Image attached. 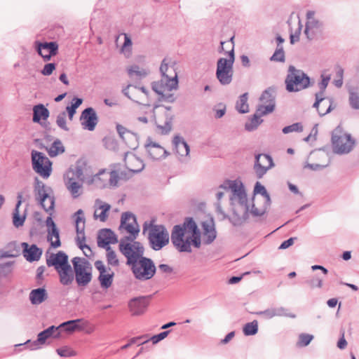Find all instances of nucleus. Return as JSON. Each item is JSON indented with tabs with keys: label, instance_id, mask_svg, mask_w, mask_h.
Wrapping results in <instances>:
<instances>
[{
	"label": "nucleus",
	"instance_id": "nucleus-1",
	"mask_svg": "<svg viewBox=\"0 0 359 359\" xmlns=\"http://www.w3.org/2000/svg\"><path fill=\"white\" fill-rule=\"evenodd\" d=\"M222 191H231L230 197L232 205V215L229 218L231 223L235 226L243 225L248 219L249 204L247 194L243 184L236 181H226L219 187Z\"/></svg>",
	"mask_w": 359,
	"mask_h": 359
},
{
	"label": "nucleus",
	"instance_id": "nucleus-2",
	"mask_svg": "<svg viewBox=\"0 0 359 359\" xmlns=\"http://www.w3.org/2000/svg\"><path fill=\"white\" fill-rule=\"evenodd\" d=\"M170 238L180 252H190L191 243L197 248L201 245L200 231L191 217L187 218L182 225L174 226Z\"/></svg>",
	"mask_w": 359,
	"mask_h": 359
},
{
	"label": "nucleus",
	"instance_id": "nucleus-3",
	"mask_svg": "<svg viewBox=\"0 0 359 359\" xmlns=\"http://www.w3.org/2000/svg\"><path fill=\"white\" fill-rule=\"evenodd\" d=\"M161 79L151 83L152 90L165 101L172 102L175 97L170 92L178 88V79L174 65H170L168 59L165 58L160 67Z\"/></svg>",
	"mask_w": 359,
	"mask_h": 359
},
{
	"label": "nucleus",
	"instance_id": "nucleus-4",
	"mask_svg": "<svg viewBox=\"0 0 359 359\" xmlns=\"http://www.w3.org/2000/svg\"><path fill=\"white\" fill-rule=\"evenodd\" d=\"M48 267L54 266L57 271L60 283L63 285H69L74 281V276L71 265L68 262V256L62 251L51 254L46 259Z\"/></svg>",
	"mask_w": 359,
	"mask_h": 359
},
{
	"label": "nucleus",
	"instance_id": "nucleus-5",
	"mask_svg": "<svg viewBox=\"0 0 359 359\" xmlns=\"http://www.w3.org/2000/svg\"><path fill=\"white\" fill-rule=\"evenodd\" d=\"M320 78L321 81L318 83L320 90L315 95L316 102L313 107L317 109L319 115L322 116L330 113L335 106L333 105L334 102L332 98L324 97L325 89L331 79L330 74L323 72Z\"/></svg>",
	"mask_w": 359,
	"mask_h": 359
},
{
	"label": "nucleus",
	"instance_id": "nucleus-6",
	"mask_svg": "<svg viewBox=\"0 0 359 359\" xmlns=\"http://www.w3.org/2000/svg\"><path fill=\"white\" fill-rule=\"evenodd\" d=\"M231 49L227 51L228 58L221 57L217 62L216 76L222 85H228L233 79V65L235 60L234 49L233 46V38L229 43Z\"/></svg>",
	"mask_w": 359,
	"mask_h": 359
},
{
	"label": "nucleus",
	"instance_id": "nucleus-7",
	"mask_svg": "<svg viewBox=\"0 0 359 359\" xmlns=\"http://www.w3.org/2000/svg\"><path fill=\"white\" fill-rule=\"evenodd\" d=\"M333 151L337 154H346L351 152L355 144L351 134L346 133L338 126L332 134Z\"/></svg>",
	"mask_w": 359,
	"mask_h": 359
},
{
	"label": "nucleus",
	"instance_id": "nucleus-8",
	"mask_svg": "<svg viewBox=\"0 0 359 359\" xmlns=\"http://www.w3.org/2000/svg\"><path fill=\"white\" fill-rule=\"evenodd\" d=\"M286 90L288 92H298L311 86L310 78L302 70L290 66L285 81Z\"/></svg>",
	"mask_w": 359,
	"mask_h": 359
},
{
	"label": "nucleus",
	"instance_id": "nucleus-9",
	"mask_svg": "<svg viewBox=\"0 0 359 359\" xmlns=\"http://www.w3.org/2000/svg\"><path fill=\"white\" fill-rule=\"evenodd\" d=\"M135 240L131 237H123L119 241V250L126 257L128 266L144 256L143 245Z\"/></svg>",
	"mask_w": 359,
	"mask_h": 359
},
{
	"label": "nucleus",
	"instance_id": "nucleus-10",
	"mask_svg": "<svg viewBox=\"0 0 359 359\" xmlns=\"http://www.w3.org/2000/svg\"><path fill=\"white\" fill-rule=\"evenodd\" d=\"M135 278L144 281L151 279L156 273V268L152 259L142 256L130 265Z\"/></svg>",
	"mask_w": 359,
	"mask_h": 359
},
{
	"label": "nucleus",
	"instance_id": "nucleus-11",
	"mask_svg": "<svg viewBox=\"0 0 359 359\" xmlns=\"http://www.w3.org/2000/svg\"><path fill=\"white\" fill-rule=\"evenodd\" d=\"M169 233L163 225L151 224L148 231V240L151 249L158 251L169 243Z\"/></svg>",
	"mask_w": 359,
	"mask_h": 359
},
{
	"label": "nucleus",
	"instance_id": "nucleus-12",
	"mask_svg": "<svg viewBox=\"0 0 359 359\" xmlns=\"http://www.w3.org/2000/svg\"><path fill=\"white\" fill-rule=\"evenodd\" d=\"M48 191H51V189L46 187L43 182L38 177H35L34 187L35 199L47 212L53 210L55 206V197L50 196Z\"/></svg>",
	"mask_w": 359,
	"mask_h": 359
},
{
	"label": "nucleus",
	"instance_id": "nucleus-13",
	"mask_svg": "<svg viewBox=\"0 0 359 359\" xmlns=\"http://www.w3.org/2000/svg\"><path fill=\"white\" fill-rule=\"evenodd\" d=\"M76 282L79 286L87 285L92 279L90 262L85 258L75 257L72 260Z\"/></svg>",
	"mask_w": 359,
	"mask_h": 359
},
{
	"label": "nucleus",
	"instance_id": "nucleus-14",
	"mask_svg": "<svg viewBox=\"0 0 359 359\" xmlns=\"http://www.w3.org/2000/svg\"><path fill=\"white\" fill-rule=\"evenodd\" d=\"M171 107L155 106L153 109V117L157 127L161 133L167 134L172 129L173 114L171 113Z\"/></svg>",
	"mask_w": 359,
	"mask_h": 359
},
{
	"label": "nucleus",
	"instance_id": "nucleus-15",
	"mask_svg": "<svg viewBox=\"0 0 359 359\" xmlns=\"http://www.w3.org/2000/svg\"><path fill=\"white\" fill-rule=\"evenodd\" d=\"M32 164L33 170L43 178H48L52 172V162L42 152L32 150Z\"/></svg>",
	"mask_w": 359,
	"mask_h": 359
},
{
	"label": "nucleus",
	"instance_id": "nucleus-16",
	"mask_svg": "<svg viewBox=\"0 0 359 359\" xmlns=\"http://www.w3.org/2000/svg\"><path fill=\"white\" fill-rule=\"evenodd\" d=\"M123 95L132 101L145 106L151 105L149 93L144 87L129 84L122 90Z\"/></svg>",
	"mask_w": 359,
	"mask_h": 359
},
{
	"label": "nucleus",
	"instance_id": "nucleus-17",
	"mask_svg": "<svg viewBox=\"0 0 359 359\" xmlns=\"http://www.w3.org/2000/svg\"><path fill=\"white\" fill-rule=\"evenodd\" d=\"M323 30V24L318 19L315 18L313 11L306 13V23L304 29V34L309 40H313L320 36Z\"/></svg>",
	"mask_w": 359,
	"mask_h": 359
},
{
	"label": "nucleus",
	"instance_id": "nucleus-18",
	"mask_svg": "<svg viewBox=\"0 0 359 359\" xmlns=\"http://www.w3.org/2000/svg\"><path fill=\"white\" fill-rule=\"evenodd\" d=\"M118 230L121 233L126 231L129 233V236H126L125 237L136 238L140 232V229L136 218L133 213L126 212L122 214Z\"/></svg>",
	"mask_w": 359,
	"mask_h": 359
},
{
	"label": "nucleus",
	"instance_id": "nucleus-19",
	"mask_svg": "<svg viewBox=\"0 0 359 359\" xmlns=\"http://www.w3.org/2000/svg\"><path fill=\"white\" fill-rule=\"evenodd\" d=\"M249 204L248 216L251 215L252 217H260L264 215L271 205L270 197H258L253 196L252 202L248 200Z\"/></svg>",
	"mask_w": 359,
	"mask_h": 359
},
{
	"label": "nucleus",
	"instance_id": "nucleus-20",
	"mask_svg": "<svg viewBox=\"0 0 359 359\" xmlns=\"http://www.w3.org/2000/svg\"><path fill=\"white\" fill-rule=\"evenodd\" d=\"M260 104L257 106L258 113L268 114L273 111L275 109V90L273 88H268L262 94Z\"/></svg>",
	"mask_w": 359,
	"mask_h": 359
},
{
	"label": "nucleus",
	"instance_id": "nucleus-21",
	"mask_svg": "<svg viewBox=\"0 0 359 359\" xmlns=\"http://www.w3.org/2000/svg\"><path fill=\"white\" fill-rule=\"evenodd\" d=\"M97 239V246L107 251L108 264H112V249L110 247V244L112 243V229H100L98 231Z\"/></svg>",
	"mask_w": 359,
	"mask_h": 359
},
{
	"label": "nucleus",
	"instance_id": "nucleus-22",
	"mask_svg": "<svg viewBox=\"0 0 359 359\" xmlns=\"http://www.w3.org/2000/svg\"><path fill=\"white\" fill-rule=\"evenodd\" d=\"M255 159L254 170L257 178L260 179L273 167L274 164L272 158L268 154H258L255 156Z\"/></svg>",
	"mask_w": 359,
	"mask_h": 359
},
{
	"label": "nucleus",
	"instance_id": "nucleus-23",
	"mask_svg": "<svg viewBox=\"0 0 359 359\" xmlns=\"http://www.w3.org/2000/svg\"><path fill=\"white\" fill-rule=\"evenodd\" d=\"M150 296H140L132 298L128 303L129 311L132 316L142 315L149 306Z\"/></svg>",
	"mask_w": 359,
	"mask_h": 359
},
{
	"label": "nucleus",
	"instance_id": "nucleus-24",
	"mask_svg": "<svg viewBox=\"0 0 359 359\" xmlns=\"http://www.w3.org/2000/svg\"><path fill=\"white\" fill-rule=\"evenodd\" d=\"M144 147L148 156L152 160H161L169 155V153L163 147L153 142L150 137L146 140Z\"/></svg>",
	"mask_w": 359,
	"mask_h": 359
},
{
	"label": "nucleus",
	"instance_id": "nucleus-25",
	"mask_svg": "<svg viewBox=\"0 0 359 359\" xmlns=\"http://www.w3.org/2000/svg\"><path fill=\"white\" fill-rule=\"evenodd\" d=\"M115 41L119 53L126 59L130 58L133 55V42L130 36L128 34L122 33L117 36Z\"/></svg>",
	"mask_w": 359,
	"mask_h": 359
},
{
	"label": "nucleus",
	"instance_id": "nucleus-26",
	"mask_svg": "<svg viewBox=\"0 0 359 359\" xmlns=\"http://www.w3.org/2000/svg\"><path fill=\"white\" fill-rule=\"evenodd\" d=\"M80 121L83 129L89 131L94 130L98 122V118L95 109L92 107L85 109L81 114Z\"/></svg>",
	"mask_w": 359,
	"mask_h": 359
},
{
	"label": "nucleus",
	"instance_id": "nucleus-27",
	"mask_svg": "<svg viewBox=\"0 0 359 359\" xmlns=\"http://www.w3.org/2000/svg\"><path fill=\"white\" fill-rule=\"evenodd\" d=\"M204 243H212L217 237L215 224L212 217H208L201 222Z\"/></svg>",
	"mask_w": 359,
	"mask_h": 359
},
{
	"label": "nucleus",
	"instance_id": "nucleus-28",
	"mask_svg": "<svg viewBox=\"0 0 359 359\" xmlns=\"http://www.w3.org/2000/svg\"><path fill=\"white\" fill-rule=\"evenodd\" d=\"M37 52L45 61L50 60L52 56L57 55L58 51V44L55 41L37 43Z\"/></svg>",
	"mask_w": 359,
	"mask_h": 359
},
{
	"label": "nucleus",
	"instance_id": "nucleus-29",
	"mask_svg": "<svg viewBox=\"0 0 359 359\" xmlns=\"http://www.w3.org/2000/svg\"><path fill=\"white\" fill-rule=\"evenodd\" d=\"M21 245L22 247V255L27 261L33 262L41 258L42 250L38 248L36 245H29L27 243L23 242Z\"/></svg>",
	"mask_w": 359,
	"mask_h": 359
},
{
	"label": "nucleus",
	"instance_id": "nucleus-30",
	"mask_svg": "<svg viewBox=\"0 0 359 359\" xmlns=\"http://www.w3.org/2000/svg\"><path fill=\"white\" fill-rule=\"evenodd\" d=\"M124 161L127 168L133 173H138L144 168L143 161L131 152L126 153Z\"/></svg>",
	"mask_w": 359,
	"mask_h": 359
},
{
	"label": "nucleus",
	"instance_id": "nucleus-31",
	"mask_svg": "<svg viewBox=\"0 0 359 359\" xmlns=\"http://www.w3.org/2000/svg\"><path fill=\"white\" fill-rule=\"evenodd\" d=\"M259 316H262L267 319L272 318L273 317H288L291 318H296V315L289 312V310L284 307H274L269 308L264 311H259L257 313Z\"/></svg>",
	"mask_w": 359,
	"mask_h": 359
},
{
	"label": "nucleus",
	"instance_id": "nucleus-32",
	"mask_svg": "<svg viewBox=\"0 0 359 359\" xmlns=\"http://www.w3.org/2000/svg\"><path fill=\"white\" fill-rule=\"evenodd\" d=\"M172 143L176 152L180 158H187L189 156L190 149L183 137L180 135H175L173 138Z\"/></svg>",
	"mask_w": 359,
	"mask_h": 359
},
{
	"label": "nucleus",
	"instance_id": "nucleus-33",
	"mask_svg": "<svg viewBox=\"0 0 359 359\" xmlns=\"http://www.w3.org/2000/svg\"><path fill=\"white\" fill-rule=\"evenodd\" d=\"M127 72L132 80L139 81L146 78L149 74V70L137 65H133L127 67Z\"/></svg>",
	"mask_w": 359,
	"mask_h": 359
},
{
	"label": "nucleus",
	"instance_id": "nucleus-34",
	"mask_svg": "<svg viewBox=\"0 0 359 359\" xmlns=\"http://www.w3.org/2000/svg\"><path fill=\"white\" fill-rule=\"evenodd\" d=\"M32 110V121L34 123H39L41 120L46 121L50 116L49 110L43 104L34 105Z\"/></svg>",
	"mask_w": 359,
	"mask_h": 359
},
{
	"label": "nucleus",
	"instance_id": "nucleus-35",
	"mask_svg": "<svg viewBox=\"0 0 359 359\" xmlns=\"http://www.w3.org/2000/svg\"><path fill=\"white\" fill-rule=\"evenodd\" d=\"M17 198H18V202L16 203L15 208L13 213V225L16 228H18L20 226H22L24 224V222L26 219V213H25L22 215H20V212H19V208L22 203V193L18 194Z\"/></svg>",
	"mask_w": 359,
	"mask_h": 359
},
{
	"label": "nucleus",
	"instance_id": "nucleus-36",
	"mask_svg": "<svg viewBox=\"0 0 359 359\" xmlns=\"http://www.w3.org/2000/svg\"><path fill=\"white\" fill-rule=\"evenodd\" d=\"M133 174L127 167L122 170L114 167V187L126 182L132 177Z\"/></svg>",
	"mask_w": 359,
	"mask_h": 359
},
{
	"label": "nucleus",
	"instance_id": "nucleus-37",
	"mask_svg": "<svg viewBox=\"0 0 359 359\" xmlns=\"http://www.w3.org/2000/svg\"><path fill=\"white\" fill-rule=\"evenodd\" d=\"M48 298V294L45 288L39 287L32 290L29 295V299L33 305H38L43 302Z\"/></svg>",
	"mask_w": 359,
	"mask_h": 359
},
{
	"label": "nucleus",
	"instance_id": "nucleus-38",
	"mask_svg": "<svg viewBox=\"0 0 359 359\" xmlns=\"http://www.w3.org/2000/svg\"><path fill=\"white\" fill-rule=\"evenodd\" d=\"M116 131L119 135V137L124 141L127 144L131 145L133 141L136 140L135 135L127 129L126 127L123 126L121 124H116Z\"/></svg>",
	"mask_w": 359,
	"mask_h": 359
},
{
	"label": "nucleus",
	"instance_id": "nucleus-39",
	"mask_svg": "<svg viewBox=\"0 0 359 359\" xmlns=\"http://www.w3.org/2000/svg\"><path fill=\"white\" fill-rule=\"evenodd\" d=\"M65 186L71 193L74 198H78L81 194V184L72 178H65Z\"/></svg>",
	"mask_w": 359,
	"mask_h": 359
},
{
	"label": "nucleus",
	"instance_id": "nucleus-40",
	"mask_svg": "<svg viewBox=\"0 0 359 359\" xmlns=\"http://www.w3.org/2000/svg\"><path fill=\"white\" fill-rule=\"evenodd\" d=\"M265 114H261L258 113V108H257L255 114L245 124V128L248 131H253L257 128V127L262 123L263 120L261 116Z\"/></svg>",
	"mask_w": 359,
	"mask_h": 359
},
{
	"label": "nucleus",
	"instance_id": "nucleus-41",
	"mask_svg": "<svg viewBox=\"0 0 359 359\" xmlns=\"http://www.w3.org/2000/svg\"><path fill=\"white\" fill-rule=\"evenodd\" d=\"M102 203L100 201L97 200L96 203ZM110 205L107 203L100 204L99 208L95 210V219H99L101 222H104L107 217V212L110 209Z\"/></svg>",
	"mask_w": 359,
	"mask_h": 359
},
{
	"label": "nucleus",
	"instance_id": "nucleus-42",
	"mask_svg": "<svg viewBox=\"0 0 359 359\" xmlns=\"http://www.w3.org/2000/svg\"><path fill=\"white\" fill-rule=\"evenodd\" d=\"M47 239L50 242L51 247L54 248H59L61 245L60 233L57 227L48 230Z\"/></svg>",
	"mask_w": 359,
	"mask_h": 359
},
{
	"label": "nucleus",
	"instance_id": "nucleus-43",
	"mask_svg": "<svg viewBox=\"0 0 359 359\" xmlns=\"http://www.w3.org/2000/svg\"><path fill=\"white\" fill-rule=\"evenodd\" d=\"M65 151V149L61 140L59 139H56L48 149V153L50 157H55L59 154L64 153Z\"/></svg>",
	"mask_w": 359,
	"mask_h": 359
},
{
	"label": "nucleus",
	"instance_id": "nucleus-44",
	"mask_svg": "<svg viewBox=\"0 0 359 359\" xmlns=\"http://www.w3.org/2000/svg\"><path fill=\"white\" fill-rule=\"evenodd\" d=\"M83 100L79 97H74L71 104L66 107V113L70 121H72L74 114L76 112V109L82 104Z\"/></svg>",
	"mask_w": 359,
	"mask_h": 359
},
{
	"label": "nucleus",
	"instance_id": "nucleus-45",
	"mask_svg": "<svg viewBox=\"0 0 359 359\" xmlns=\"http://www.w3.org/2000/svg\"><path fill=\"white\" fill-rule=\"evenodd\" d=\"M248 94L245 93L239 97L238 100L236 102V108L242 114L248 112L249 106L248 104Z\"/></svg>",
	"mask_w": 359,
	"mask_h": 359
},
{
	"label": "nucleus",
	"instance_id": "nucleus-46",
	"mask_svg": "<svg viewBox=\"0 0 359 359\" xmlns=\"http://www.w3.org/2000/svg\"><path fill=\"white\" fill-rule=\"evenodd\" d=\"M83 212L81 209L77 210L75 215L77 216L76 218V231L78 236L85 235L84 229H85V218L83 217L80 216V215H83Z\"/></svg>",
	"mask_w": 359,
	"mask_h": 359
},
{
	"label": "nucleus",
	"instance_id": "nucleus-47",
	"mask_svg": "<svg viewBox=\"0 0 359 359\" xmlns=\"http://www.w3.org/2000/svg\"><path fill=\"white\" fill-rule=\"evenodd\" d=\"M243 332L245 336L256 334L258 332V322L255 320L250 323H246L243 326Z\"/></svg>",
	"mask_w": 359,
	"mask_h": 359
},
{
	"label": "nucleus",
	"instance_id": "nucleus-48",
	"mask_svg": "<svg viewBox=\"0 0 359 359\" xmlns=\"http://www.w3.org/2000/svg\"><path fill=\"white\" fill-rule=\"evenodd\" d=\"M76 240L78 247L83 250L84 255L86 257H90L93 255V251L90 248L84 243L86 240L85 235H82L81 236H77Z\"/></svg>",
	"mask_w": 359,
	"mask_h": 359
},
{
	"label": "nucleus",
	"instance_id": "nucleus-49",
	"mask_svg": "<svg viewBox=\"0 0 359 359\" xmlns=\"http://www.w3.org/2000/svg\"><path fill=\"white\" fill-rule=\"evenodd\" d=\"M270 60L274 62H285V52L283 46H277L274 53L271 57Z\"/></svg>",
	"mask_w": 359,
	"mask_h": 359
},
{
	"label": "nucleus",
	"instance_id": "nucleus-50",
	"mask_svg": "<svg viewBox=\"0 0 359 359\" xmlns=\"http://www.w3.org/2000/svg\"><path fill=\"white\" fill-rule=\"evenodd\" d=\"M66 116L67 113L65 111L60 112L56 117V124L60 129L69 131V128L67 126Z\"/></svg>",
	"mask_w": 359,
	"mask_h": 359
},
{
	"label": "nucleus",
	"instance_id": "nucleus-51",
	"mask_svg": "<svg viewBox=\"0 0 359 359\" xmlns=\"http://www.w3.org/2000/svg\"><path fill=\"white\" fill-rule=\"evenodd\" d=\"M313 336L312 334L302 333L299 335L297 346L299 347H304L308 346L313 340Z\"/></svg>",
	"mask_w": 359,
	"mask_h": 359
},
{
	"label": "nucleus",
	"instance_id": "nucleus-52",
	"mask_svg": "<svg viewBox=\"0 0 359 359\" xmlns=\"http://www.w3.org/2000/svg\"><path fill=\"white\" fill-rule=\"evenodd\" d=\"M80 321L81 319L68 320L60 324V327H63L67 332H73L79 327L77 323Z\"/></svg>",
	"mask_w": 359,
	"mask_h": 359
},
{
	"label": "nucleus",
	"instance_id": "nucleus-53",
	"mask_svg": "<svg viewBox=\"0 0 359 359\" xmlns=\"http://www.w3.org/2000/svg\"><path fill=\"white\" fill-rule=\"evenodd\" d=\"M83 176V170L81 168L77 166L74 169H69L67 172L65 178H72L75 180H80Z\"/></svg>",
	"mask_w": 359,
	"mask_h": 359
},
{
	"label": "nucleus",
	"instance_id": "nucleus-54",
	"mask_svg": "<svg viewBox=\"0 0 359 359\" xmlns=\"http://www.w3.org/2000/svg\"><path fill=\"white\" fill-rule=\"evenodd\" d=\"M254 196L258 197H270L266 188L262 185L259 182L255 184L254 188Z\"/></svg>",
	"mask_w": 359,
	"mask_h": 359
},
{
	"label": "nucleus",
	"instance_id": "nucleus-55",
	"mask_svg": "<svg viewBox=\"0 0 359 359\" xmlns=\"http://www.w3.org/2000/svg\"><path fill=\"white\" fill-rule=\"evenodd\" d=\"M282 131L284 134H288L293 132L300 133L303 131V126L301 123H295L290 126L284 127Z\"/></svg>",
	"mask_w": 359,
	"mask_h": 359
},
{
	"label": "nucleus",
	"instance_id": "nucleus-56",
	"mask_svg": "<svg viewBox=\"0 0 359 359\" xmlns=\"http://www.w3.org/2000/svg\"><path fill=\"white\" fill-rule=\"evenodd\" d=\"M56 352L61 357H72L76 355V352L68 346L57 348Z\"/></svg>",
	"mask_w": 359,
	"mask_h": 359
},
{
	"label": "nucleus",
	"instance_id": "nucleus-57",
	"mask_svg": "<svg viewBox=\"0 0 359 359\" xmlns=\"http://www.w3.org/2000/svg\"><path fill=\"white\" fill-rule=\"evenodd\" d=\"M112 274L105 275L104 273L100 274L99 280L100 285L103 288H108L111 286L112 280Z\"/></svg>",
	"mask_w": 359,
	"mask_h": 359
},
{
	"label": "nucleus",
	"instance_id": "nucleus-58",
	"mask_svg": "<svg viewBox=\"0 0 359 359\" xmlns=\"http://www.w3.org/2000/svg\"><path fill=\"white\" fill-rule=\"evenodd\" d=\"M13 262H8L4 264H0V276L6 277L12 271L11 266Z\"/></svg>",
	"mask_w": 359,
	"mask_h": 359
},
{
	"label": "nucleus",
	"instance_id": "nucleus-59",
	"mask_svg": "<svg viewBox=\"0 0 359 359\" xmlns=\"http://www.w3.org/2000/svg\"><path fill=\"white\" fill-rule=\"evenodd\" d=\"M306 283L311 288H321L323 287V280L318 276H313L311 279L306 281Z\"/></svg>",
	"mask_w": 359,
	"mask_h": 359
},
{
	"label": "nucleus",
	"instance_id": "nucleus-60",
	"mask_svg": "<svg viewBox=\"0 0 359 359\" xmlns=\"http://www.w3.org/2000/svg\"><path fill=\"white\" fill-rule=\"evenodd\" d=\"M349 102L353 109H359V93L355 92L350 93Z\"/></svg>",
	"mask_w": 359,
	"mask_h": 359
},
{
	"label": "nucleus",
	"instance_id": "nucleus-61",
	"mask_svg": "<svg viewBox=\"0 0 359 359\" xmlns=\"http://www.w3.org/2000/svg\"><path fill=\"white\" fill-rule=\"evenodd\" d=\"M55 67L56 65L55 63L46 64L43 69L41 71V73L44 76H49L55 69Z\"/></svg>",
	"mask_w": 359,
	"mask_h": 359
},
{
	"label": "nucleus",
	"instance_id": "nucleus-62",
	"mask_svg": "<svg viewBox=\"0 0 359 359\" xmlns=\"http://www.w3.org/2000/svg\"><path fill=\"white\" fill-rule=\"evenodd\" d=\"M169 332H170L169 330L162 332L159 333L158 334L151 337L149 340H151L154 344H157L160 341L165 339L168 335Z\"/></svg>",
	"mask_w": 359,
	"mask_h": 359
},
{
	"label": "nucleus",
	"instance_id": "nucleus-63",
	"mask_svg": "<svg viewBox=\"0 0 359 359\" xmlns=\"http://www.w3.org/2000/svg\"><path fill=\"white\" fill-rule=\"evenodd\" d=\"M301 29H302V25L300 24V22H299V27H298L297 30L294 34L291 33L290 36V43L292 44H294L295 42H297L299 40Z\"/></svg>",
	"mask_w": 359,
	"mask_h": 359
},
{
	"label": "nucleus",
	"instance_id": "nucleus-64",
	"mask_svg": "<svg viewBox=\"0 0 359 359\" xmlns=\"http://www.w3.org/2000/svg\"><path fill=\"white\" fill-rule=\"evenodd\" d=\"M217 107H220L219 109H214L215 111V118H222L226 113V106L222 103H219Z\"/></svg>",
	"mask_w": 359,
	"mask_h": 359
}]
</instances>
